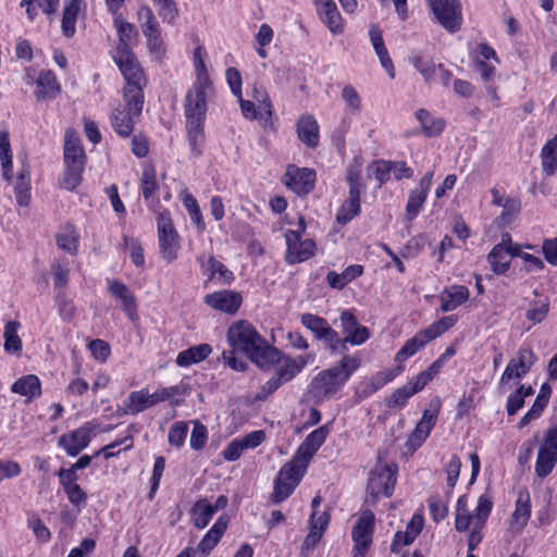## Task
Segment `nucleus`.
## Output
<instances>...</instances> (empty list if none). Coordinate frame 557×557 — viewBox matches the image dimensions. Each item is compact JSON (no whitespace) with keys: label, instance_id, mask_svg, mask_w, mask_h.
Returning <instances> with one entry per match:
<instances>
[{"label":"nucleus","instance_id":"nucleus-46","mask_svg":"<svg viewBox=\"0 0 557 557\" xmlns=\"http://www.w3.org/2000/svg\"><path fill=\"white\" fill-rule=\"evenodd\" d=\"M138 20L145 37H151V35L161 33L159 22L149 7L143 5L139 8Z\"/></svg>","mask_w":557,"mask_h":557},{"label":"nucleus","instance_id":"nucleus-6","mask_svg":"<svg viewBox=\"0 0 557 557\" xmlns=\"http://www.w3.org/2000/svg\"><path fill=\"white\" fill-rule=\"evenodd\" d=\"M264 339L248 321L233 323L227 331V341L234 349L242 350L247 357Z\"/></svg>","mask_w":557,"mask_h":557},{"label":"nucleus","instance_id":"nucleus-18","mask_svg":"<svg viewBox=\"0 0 557 557\" xmlns=\"http://www.w3.org/2000/svg\"><path fill=\"white\" fill-rule=\"evenodd\" d=\"M242 300L240 294L234 290L214 292L205 297V302L208 306L227 313H235L240 307Z\"/></svg>","mask_w":557,"mask_h":557},{"label":"nucleus","instance_id":"nucleus-56","mask_svg":"<svg viewBox=\"0 0 557 557\" xmlns=\"http://www.w3.org/2000/svg\"><path fill=\"white\" fill-rule=\"evenodd\" d=\"M457 322V317L451 314L447 317H443L440 320L435 321L431 325H429L426 329H424L431 339H435L444 332L448 331L450 327H453Z\"/></svg>","mask_w":557,"mask_h":557},{"label":"nucleus","instance_id":"nucleus-45","mask_svg":"<svg viewBox=\"0 0 557 557\" xmlns=\"http://www.w3.org/2000/svg\"><path fill=\"white\" fill-rule=\"evenodd\" d=\"M20 326L17 321H9L4 326V350L9 354H18L22 350V341L17 335Z\"/></svg>","mask_w":557,"mask_h":557},{"label":"nucleus","instance_id":"nucleus-49","mask_svg":"<svg viewBox=\"0 0 557 557\" xmlns=\"http://www.w3.org/2000/svg\"><path fill=\"white\" fill-rule=\"evenodd\" d=\"M360 212V198L350 197L343 203L337 212L336 220L341 224L350 222Z\"/></svg>","mask_w":557,"mask_h":557},{"label":"nucleus","instance_id":"nucleus-23","mask_svg":"<svg viewBox=\"0 0 557 557\" xmlns=\"http://www.w3.org/2000/svg\"><path fill=\"white\" fill-rule=\"evenodd\" d=\"M64 164L85 166L86 154L81 138L72 131H66L64 139Z\"/></svg>","mask_w":557,"mask_h":557},{"label":"nucleus","instance_id":"nucleus-12","mask_svg":"<svg viewBox=\"0 0 557 557\" xmlns=\"http://www.w3.org/2000/svg\"><path fill=\"white\" fill-rule=\"evenodd\" d=\"M329 432V426L322 425L309 433L298 447L293 460L307 469L314 454L325 442Z\"/></svg>","mask_w":557,"mask_h":557},{"label":"nucleus","instance_id":"nucleus-16","mask_svg":"<svg viewBox=\"0 0 557 557\" xmlns=\"http://www.w3.org/2000/svg\"><path fill=\"white\" fill-rule=\"evenodd\" d=\"M91 429L88 424L67 433L59 437V445L64 448L67 455L75 457L84 448H86L90 442Z\"/></svg>","mask_w":557,"mask_h":557},{"label":"nucleus","instance_id":"nucleus-64","mask_svg":"<svg viewBox=\"0 0 557 557\" xmlns=\"http://www.w3.org/2000/svg\"><path fill=\"white\" fill-rule=\"evenodd\" d=\"M146 39L150 54L153 55L156 60L161 61L165 54V44L161 37V33L146 37Z\"/></svg>","mask_w":557,"mask_h":557},{"label":"nucleus","instance_id":"nucleus-48","mask_svg":"<svg viewBox=\"0 0 557 557\" xmlns=\"http://www.w3.org/2000/svg\"><path fill=\"white\" fill-rule=\"evenodd\" d=\"M140 189L146 202L150 206L153 202L152 196L158 189L156 171L153 166H147L143 171Z\"/></svg>","mask_w":557,"mask_h":557},{"label":"nucleus","instance_id":"nucleus-37","mask_svg":"<svg viewBox=\"0 0 557 557\" xmlns=\"http://www.w3.org/2000/svg\"><path fill=\"white\" fill-rule=\"evenodd\" d=\"M83 0H71L69 4H66L63 9L62 16V33L65 37L71 38L74 36L76 32V20L77 15L81 11V5Z\"/></svg>","mask_w":557,"mask_h":557},{"label":"nucleus","instance_id":"nucleus-35","mask_svg":"<svg viewBox=\"0 0 557 557\" xmlns=\"http://www.w3.org/2000/svg\"><path fill=\"white\" fill-rule=\"evenodd\" d=\"M212 352L209 344H200L181 351L176 357L180 367H189L205 360Z\"/></svg>","mask_w":557,"mask_h":557},{"label":"nucleus","instance_id":"nucleus-10","mask_svg":"<svg viewBox=\"0 0 557 557\" xmlns=\"http://www.w3.org/2000/svg\"><path fill=\"white\" fill-rule=\"evenodd\" d=\"M396 466L377 467L370 473L368 493L373 499L391 497L396 484Z\"/></svg>","mask_w":557,"mask_h":557},{"label":"nucleus","instance_id":"nucleus-26","mask_svg":"<svg viewBox=\"0 0 557 557\" xmlns=\"http://www.w3.org/2000/svg\"><path fill=\"white\" fill-rule=\"evenodd\" d=\"M531 516V499L528 492H519L515 511L511 515L510 528L520 533L527 525Z\"/></svg>","mask_w":557,"mask_h":557},{"label":"nucleus","instance_id":"nucleus-22","mask_svg":"<svg viewBox=\"0 0 557 557\" xmlns=\"http://www.w3.org/2000/svg\"><path fill=\"white\" fill-rule=\"evenodd\" d=\"M511 243V236L504 234L500 243L494 246L487 256V260L491 264L492 271L497 274H504L510 265V258L508 255L507 244Z\"/></svg>","mask_w":557,"mask_h":557},{"label":"nucleus","instance_id":"nucleus-57","mask_svg":"<svg viewBox=\"0 0 557 557\" xmlns=\"http://www.w3.org/2000/svg\"><path fill=\"white\" fill-rule=\"evenodd\" d=\"M414 393L408 384L394 391V393L386 399L388 408H401L407 404V400L413 396Z\"/></svg>","mask_w":557,"mask_h":557},{"label":"nucleus","instance_id":"nucleus-50","mask_svg":"<svg viewBox=\"0 0 557 557\" xmlns=\"http://www.w3.org/2000/svg\"><path fill=\"white\" fill-rule=\"evenodd\" d=\"M85 166L65 165L60 186L66 190H74L82 182V174Z\"/></svg>","mask_w":557,"mask_h":557},{"label":"nucleus","instance_id":"nucleus-15","mask_svg":"<svg viewBox=\"0 0 557 557\" xmlns=\"http://www.w3.org/2000/svg\"><path fill=\"white\" fill-rule=\"evenodd\" d=\"M433 178V171L428 172L419 182L418 187L410 190L406 205V218L408 221L416 219L421 207L425 202Z\"/></svg>","mask_w":557,"mask_h":557},{"label":"nucleus","instance_id":"nucleus-19","mask_svg":"<svg viewBox=\"0 0 557 557\" xmlns=\"http://www.w3.org/2000/svg\"><path fill=\"white\" fill-rule=\"evenodd\" d=\"M315 7L321 21L333 35L344 32L343 18L333 0H315Z\"/></svg>","mask_w":557,"mask_h":557},{"label":"nucleus","instance_id":"nucleus-47","mask_svg":"<svg viewBox=\"0 0 557 557\" xmlns=\"http://www.w3.org/2000/svg\"><path fill=\"white\" fill-rule=\"evenodd\" d=\"M557 462L556 451H549L546 448L539 449L535 472L540 478L547 476L554 469Z\"/></svg>","mask_w":557,"mask_h":557},{"label":"nucleus","instance_id":"nucleus-34","mask_svg":"<svg viewBox=\"0 0 557 557\" xmlns=\"http://www.w3.org/2000/svg\"><path fill=\"white\" fill-rule=\"evenodd\" d=\"M362 273V265L352 264L347 267L342 273L330 271L326 275V282L332 288L343 289L352 280L361 276Z\"/></svg>","mask_w":557,"mask_h":557},{"label":"nucleus","instance_id":"nucleus-3","mask_svg":"<svg viewBox=\"0 0 557 557\" xmlns=\"http://www.w3.org/2000/svg\"><path fill=\"white\" fill-rule=\"evenodd\" d=\"M113 59L125 79L124 102L133 104L137 113L143 111L146 78L138 59L133 51L117 52Z\"/></svg>","mask_w":557,"mask_h":557},{"label":"nucleus","instance_id":"nucleus-27","mask_svg":"<svg viewBox=\"0 0 557 557\" xmlns=\"http://www.w3.org/2000/svg\"><path fill=\"white\" fill-rule=\"evenodd\" d=\"M469 289L463 285H453L445 288L441 295V310L450 312L457 309L469 299Z\"/></svg>","mask_w":557,"mask_h":557},{"label":"nucleus","instance_id":"nucleus-41","mask_svg":"<svg viewBox=\"0 0 557 557\" xmlns=\"http://www.w3.org/2000/svg\"><path fill=\"white\" fill-rule=\"evenodd\" d=\"M194 525L197 529H205L212 517L215 515L214 509L207 499L197 500L190 509Z\"/></svg>","mask_w":557,"mask_h":557},{"label":"nucleus","instance_id":"nucleus-25","mask_svg":"<svg viewBox=\"0 0 557 557\" xmlns=\"http://www.w3.org/2000/svg\"><path fill=\"white\" fill-rule=\"evenodd\" d=\"M114 26L119 35L117 52L132 51L131 47L138 41V30L135 25L124 21L121 15L113 20Z\"/></svg>","mask_w":557,"mask_h":557},{"label":"nucleus","instance_id":"nucleus-8","mask_svg":"<svg viewBox=\"0 0 557 557\" xmlns=\"http://www.w3.org/2000/svg\"><path fill=\"white\" fill-rule=\"evenodd\" d=\"M536 361L537 357L532 348L528 346L520 347L503 372L499 386L503 387L507 385L513 379L521 380L524 377Z\"/></svg>","mask_w":557,"mask_h":557},{"label":"nucleus","instance_id":"nucleus-20","mask_svg":"<svg viewBox=\"0 0 557 557\" xmlns=\"http://www.w3.org/2000/svg\"><path fill=\"white\" fill-rule=\"evenodd\" d=\"M248 358L261 370H270L282 361L283 354L276 347L268 344L265 339H262V345H258L257 349L248 355Z\"/></svg>","mask_w":557,"mask_h":557},{"label":"nucleus","instance_id":"nucleus-59","mask_svg":"<svg viewBox=\"0 0 557 557\" xmlns=\"http://www.w3.org/2000/svg\"><path fill=\"white\" fill-rule=\"evenodd\" d=\"M158 14L164 23L174 24L178 17V10L174 0H168L156 4Z\"/></svg>","mask_w":557,"mask_h":557},{"label":"nucleus","instance_id":"nucleus-4","mask_svg":"<svg viewBox=\"0 0 557 557\" xmlns=\"http://www.w3.org/2000/svg\"><path fill=\"white\" fill-rule=\"evenodd\" d=\"M306 470L293 459L284 465L274 481V490L271 495L272 503L280 504L288 498L299 484Z\"/></svg>","mask_w":557,"mask_h":557},{"label":"nucleus","instance_id":"nucleus-32","mask_svg":"<svg viewBox=\"0 0 557 557\" xmlns=\"http://www.w3.org/2000/svg\"><path fill=\"white\" fill-rule=\"evenodd\" d=\"M432 339L425 330L419 331L413 337L409 338L395 356V361L404 362L409 357L423 348Z\"/></svg>","mask_w":557,"mask_h":557},{"label":"nucleus","instance_id":"nucleus-53","mask_svg":"<svg viewBox=\"0 0 557 557\" xmlns=\"http://www.w3.org/2000/svg\"><path fill=\"white\" fill-rule=\"evenodd\" d=\"M472 516L469 513L466 496L459 497L457 502L455 528L459 532L466 531L471 522Z\"/></svg>","mask_w":557,"mask_h":557},{"label":"nucleus","instance_id":"nucleus-43","mask_svg":"<svg viewBox=\"0 0 557 557\" xmlns=\"http://www.w3.org/2000/svg\"><path fill=\"white\" fill-rule=\"evenodd\" d=\"M409 62L423 76L426 83L433 79L437 65H435L431 58L423 55L419 51H414L409 57Z\"/></svg>","mask_w":557,"mask_h":557},{"label":"nucleus","instance_id":"nucleus-28","mask_svg":"<svg viewBox=\"0 0 557 557\" xmlns=\"http://www.w3.org/2000/svg\"><path fill=\"white\" fill-rule=\"evenodd\" d=\"M300 321L305 327L314 334L317 339L323 341L324 344L334 338L335 330L329 325L324 318L311 313H304L301 314Z\"/></svg>","mask_w":557,"mask_h":557},{"label":"nucleus","instance_id":"nucleus-52","mask_svg":"<svg viewBox=\"0 0 557 557\" xmlns=\"http://www.w3.org/2000/svg\"><path fill=\"white\" fill-rule=\"evenodd\" d=\"M346 182L349 185V196L360 198L361 191L364 189L361 183V170L359 165H349L346 171Z\"/></svg>","mask_w":557,"mask_h":557},{"label":"nucleus","instance_id":"nucleus-2","mask_svg":"<svg viewBox=\"0 0 557 557\" xmlns=\"http://www.w3.org/2000/svg\"><path fill=\"white\" fill-rule=\"evenodd\" d=\"M360 367V359L355 356L344 358L330 369L319 372L310 383V393L314 397L329 398L336 394Z\"/></svg>","mask_w":557,"mask_h":557},{"label":"nucleus","instance_id":"nucleus-31","mask_svg":"<svg viewBox=\"0 0 557 557\" xmlns=\"http://www.w3.org/2000/svg\"><path fill=\"white\" fill-rule=\"evenodd\" d=\"M36 84L38 87L35 92L37 100L54 99L60 94V86L51 71L40 72Z\"/></svg>","mask_w":557,"mask_h":557},{"label":"nucleus","instance_id":"nucleus-40","mask_svg":"<svg viewBox=\"0 0 557 557\" xmlns=\"http://www.w3.org/2000/svg\"><path fill=\"white\" fill-rule=\"evenodd\" d=\"M416 117L419 121V123L421 124L422 133L426 137L438 136L445 127V123L443 120L432 119L430 112L426 111L425 109H419L416 112Z\"/></svg>","mask_w":557,"mask_h":557},{"label":"nucleus","instance_id":"nucleus-33","mask_svg":"<svg viewBox=\"0 0 557 557\" xmlns=\"http://www.w3.org/2000/svg\"><path fill=\"white\" fill-rule=\"evenodd\" d=\"M11 391L15 394L27 397L28 400H32L35 397L40 396L41 384L38 376L28 374L15 381L11 386Z\"/></svg>","mask_w":557,"mask_h":557},{"label":"nucleus","instance_id":"nucleus-14","mask_svg":"<svg viewBox=\"0 0 557 557\" xmlns=\"http://www.w3.org/2000/svg\"><path fill=\"white\" fill-rule=\"evenodd\" d=\"M438 416V408L425 409L414 430L410 434L406 446L409 450L418 449L429 437L432 429L435 426Z\"/></svg>","mask_w":557,"mask_h":557},{"label":"nucleus","instance_id":"nucleus-9","mask_svg":"<svg viewBox=\"0 0 557 557\" xmlns=\"http://www.w3.org/2000/svg\"><path fill=\"white\" fill-rule=\"evenodd\" d=\"M374 513L371 510H363L351 531L355 543L354 557H364L370 548L374 532Z\"/></svg>","mask_w":557,"mask_h":557},{"label":"nucleus","instance_id":"nucleus-17","mask_svg":"<svg viewBox=\"0 0 557 557\" xmlns=\"http://www.w3.org/2000/svg\"><path fill=\"white\" fill-rule=\"evenodd\" d=\"M341 324L346 342L351 345H361L370 337L368 327L359 324L356 317L348 310L341 313Z\"/></svg>","mask_w":557,"mask_h":557},{"label":"nucleus","instance_id":"nucleus-29","mask_svg":"<svg viewBox=\"0 0 557 557\" xmlns=\"http://www.w3.org/2000/svg\"><path fill=\"white\" fill-rule=\"evenodd\" d=\"M228 517L226 515L220 516L198 544V550H200L205 555H208L216 546L220 539L223 536L224 532L226 531Z\"/></svg>","mask_w":557,"mask_h":557},{"label":"nucleus","instance_id":"nucleus-61","mask_svg":"<svg viewBox=\"0 0 557 557\" xmlns=\"http://www.w3.org/2000/svg\"><path fill=\"white\" fill-rule=\"evenodd\" d=\"M209 270L211 276L219 274V280L224 284H230L234 280L233 273L220 261L215 260L214 257H210L208 260Z\"/></svg>","mask_w":557,"mask_h":557},{"label":"nucleus","instance_id":"nucleus-5","mask_svg":"<svg viewBox=\"0 0 557 557\" xmlns=\"http://www.w3.org/2000/svg\"><path fill=\"white\" fill-rule=\"evenodd\" d=\"M157 227L161 256L165 261L172 262L177 258L180 242L178 234L174 228L171 214L168 210L159 213Z\"/></svg>","mask_w":557,"mask_h":557},{"label":"nucleus","instance_id":"nucleus-44","mask_svg":"<svg viewBox=\"0 0 557 557\" xmlns=\"http://www.w3.org/2000/svg\"><path fill=\"white\" fill-rule=\"evenodd\" d=\"M0 161L2 168V177L7 182H11V171H12V153H11V145L9 133L7 131L0 132Z\"/></svg>","mask_w":557,"mask_h":557},{"label":"nucleus","instance_id":"nucleus-7","mask_svg":"<svg viewBox=\"0 0 557 557\" xmlns=\"http://www.w3.org/2000/svg\"><path fill=\"white\" fill-rule=\"evenodd\" d=\"M428 3L438 23L449 33L460 29L462 22L459 0H428Z\"/></svg>","mask_w":557,"mask_h":557},{"label":"nucleus","instance_id":"nucleus-38","mask_svg":"<svg viewBox=\"0 0 557 557\" xmlns=\"http://www.w3.org/2000/svg\"><path fill=\"white\" fill-rule=\"evenodd\" d=\"M16 201L22 207H27L30 202V173L27 168L20 170L14 186Z\"/></svg>","mask_w":557,"mask_h":557},{"label":"nucleus","instance_id":"nucleus-42","mask_svg":"<svg viewBox=\"0 0 557 557\" xmlns=\"http://www.w3.org/2000/svg\"><path fill=\"white\" fill-rule=\"evenodd\" d=\"M150 408L148 389L132 392L124 401V410L126 413L137 414Z\"/></svg>","mask_w":557,"mask_h":557},{"label":"nucleus","instance_id":"nucleus-1","mask_svg":"<svg viewBox=\"0 0 557 557\" xmlns=\"http://www.w3.org/2000/svg\"><path fill=\"white\" fill-rule=\"evenodd\" d=\"M214 92L205 62L197 64V78L188 89L184 100L185 128L190 152L195 157L202 154L206 143L205 122L208 98Z\"/></svg>","mask_w":557,"mask_h":557},{"label":"nucleus","instance_id":"nucleus-51","mask_svg":"<svg viewBox=\"0 0 557 557\" xmlns=\"http://www.w3.org/2000/svg\"><path fill=\"white\" fill-rule=\"evenodd\" d=\"M57 244L71 255L77 252V235L72 225H67L62 233L58 234Z\"/></svg>","mask_w":557,"mask_h":557},{"label":"nucleus","instance_id":"nucleus-60","mask_svg":"<svg viewBox=\"0 0 557 557\" xmlns=\"http://www.w3.org/2000/svg\"><path fill=\"white\" fill-rule=\"evenodd\" d=\"M207 438H208L207 428L202 423L196 421L194 423V428H193V431L190 434V440H189L190 447L196 450L201 449L206 445Z\"/></svg>","mask_w":557,"mask_h":557},{"label":"nucleus","instance_id":"nucleus-36","mask_svg":"<svg viewBox=\"0 0 557 557\" xmlns=\"http://www.w3.org/2000/svg\"><path fill=\"white\" fill-rule=\"evenodd\" d=\"M283 364L277 369L276 375L283 383L292 381L308 363L309 357L282 358Z\"/></svg>","mask_w":557,"mask_h":557},{"label":"nucleus","instance_id":"nucleus-11","mask_svg":"<svg viewBox=\"0 0 557 557\" xmlns=\"http://www.w3.org/2000/svg\"><path fill=\"white\" fill-rule=\"evenodd\" d=\"M282 182L297 195H307L314 188L315 172L308 168L288 165Z\"/></svg>","mask_w":557,"mask_h":557},{"label":"nucleus","instance_id":"nucleus-63","mask_svg":"<svg viewBox=\"0 0 557 557\" xmlns=\"http://www.w3.org/2000/svg\"><path fill=\"white\" fill-rule=\"evenodd\" d=\"M549 310V302H534V305L529 308L525 312V317L528 320L532 321L533 324L541 323L545 320Z\"/></svg>","mask_w":557,"mask_h":557},{"label":"nucleus","instance_id":"nucleus-21","mask_svg":"<svg viewBox=\"0 0 557 557\" xmlns=\"http://www.w3.org/2000/svg\"><path fill=\"white\" fill-rule=\"evenodd\" d=\"M125 104L127 109L116 108L110 116L112 128L121 137L131 136L134 129L133 119L141 114V111H139L138 113L135 112L133 104L128 102H125Z\"/></svg>","mask_w":557,"mask_h":557},{"label":"nucleus","instance_id":"nucleus-62","mask_svg":"<svg viewBox=\"0 0 557 557\" xmlns=\"http://www.w3.org/2000/svg\"><path fill=\"white\" fill-rule=\"evenodd\" d=\"M181 393H182V388L178 385L159 388L154 393L149 394L150 407H152L159 403L169 400L173 396L180 395Z\"/></svg>","mask_w":557,"mask_h":557},{"label":"nucleus","instance_id":"nucleus-55","mask_svg":"<svg viewBox=\"0 0 557 557\" xmlns=\"http://www.w3.org/2000/svg\"><path fill=\"white\" fill-rule=\"evenodd\" d=\"M342 99L346 103L349 112L358 114L361 111V98L357 89L351 85H346L342 90Z\"/></svg>","mask_w":557,"mask_h":557},{"label":"nucleus","instance_id":"nucleus-54","mask_svg":"<svg viewBox=\"0 0 557 557\" xmlns=\"http://www.w3.org/2000/svg\"><path fill=\"white\" fill-rule=\"evenodd\" d=\"M184 206L188 211L190 220L196 224L199 232H203L206 228V224L202 219V214L196 198L193 195H186L184 200Z\"/></svg>","mask_w":557,"mask_h":557},{"label":"nucleus","instance_id":"nucleus-13","mask_svg":"<svg viewBox=\"0 0 557 557\" xmlns=\"http://www.w3.org/2000/svg\"><path fill=\"white\" fill-rule=\"evenodd\" d=\"M287 250L285 261L288 264L304 262L315 253V243L312 239L301 240V236L296 233L285 234Z\"/></svg>","mask_w":557,"mask_h":557},{"label":"nucleus","instance_id":"nucleus-24","mask_svg":"<svg viewBox=\"0 0 557 557\" xmlns=\"http://www.w3.org/2000/svg\"><path fill=\"white\" fill-rule=\"evenodd\" d=\"M298 138L308 148H315L319 144V125L311 114L301 115L296 124Z\"/></svg>","mask_w":557,"mask_h":557},{"label":"nucleus","instance_id":"nucleus-30","mask_svg":"<svg viewBox=\"0 0 557 557\" xmlns=\"http://www.w3.org/2000/svg\"><path fill=\"white\" fill-rule=\"evenodd\" d=\"M109 290L114 297L122 301L123 310L127 313L129 319H137L136 299L128 287L119 281H111L109 283Z\"/></svg>","mask_w":557,"mask_h":557},{"label":"nucleus","instance_id":"nucleus-39","mask_svg":"<svg viewBox=\"0 0 557 557\" xmlns=\"http://www.w3.org/2000/svg\"><path fill=\"white\" fill-rule=\"evenodd\" d=\"M541 159L544 173L548 176L555 174L557 171V134L543 146Z\"/></svg>","mask_w":557,"mask_h":557},{"label":"nucleus","instance_id":"nucleus-58","mask_svg":"<svg viewBox=\"0 0 557 557\" xmlns=\"http://www.w3.org/2000/svg\"><path fill=\"white\" fill-rule=\"evenodd\" d=\"M188 432L186 422H175L169 430L168 440L173 446L180 447L184 444Z\"/></svg>","mask_w":557,"mask_h":557}]
</instances>
